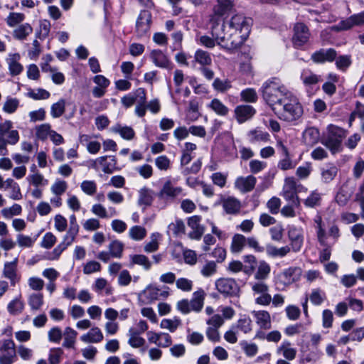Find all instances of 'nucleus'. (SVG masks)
Returning <instances> with one entry per match:
<instances>
[{"mask_svg":"<svg viewBox=\"0 0 364 364\" xmlns=\"http://www.w3.org/2000/svg\"><path fill=\"white\" fill-rule=\"evenodd\" d=\"M21 296L15 298L11 301L8 306L7 310L11 315H18L22 313L24 309V302L21 299Z\"/></svg>","mask_w":364,"mask_h":364,"instance_id":"nucleus-39","label":"nucleus"},{"mask_svg":"<svg viewBox=\"0 0 364 364\" xmlns=\"http://www.w3.org/2000/svg\"><path fill=\"white\" fill-rule=\"evenodd\" d=\"M154 197L153 191L148 188H143L139 191L138 203L145 207L150 206L152 203Z\"/></svg>","mask_w":364,"mask_h":364,"instance_id":"nucleus-38","label":"nucleus"},{"mask_svg":"<svg viewBox=\"0 0 364 364\" xmlns=\"http://www.w3.org/2000/svg\"><path fill=\"white\" fill-rule=\"evenodd\" d=\"M246 237L242 234H235L232 238L230 251L233 254L240 253L246 245Z\"/></svg>","mask_w":364,"mask_h":364,"instance_id":"nucleus-30","label":"nucleus"},{"mask_svg":"<svg viewBox=\"0 0 364 364\" xmlns=\"http://www.w3.org/2000/svg\"><path fill=\"white\" fill-rule=\"evenodd\" d=\"M262 97L273 110L287 97L291 91L278 77H271L266 80L260 87Z\"/></svg>","mask_w":364,"mask_h":364,"instance_id":"nucleus-1","label":"nucleus"},{"mask_svg":"<svg viewBox=\"0 0 364 364\" xmlns=\"http://www.w3.org/2000/svg\"><path fill=\"white\" fill-rule=\"evenodd\" d=\"M320 139L319 130L314 127L306 128L303 132V141L306 146H312Z\"/></svg>","mask_w":364,"mask_h":364,"instance_id":"nucleus-23","label":"nucleus"},{"mask_svg":"<svg viewBox=\"0 0 364 364\" xmlns=\"http://www.w3.org/2000/svg\"><path fill=\"white\" fill-rule=\"evenodd\" d=\"M213 87L220 92H225L232 87L231 82L228 79L221 80L215 78L213 82Z\"/></svg>","mask_w":364,"mask_h":364,"instance_id":"nucleus-47","label":"nucleus"},{"mask_svg":"<svg viewBox=\"0 0 364 364\" xmlns=\"http://www.w3.org/2000/svg\"><path fill=\"white\" fill-rule=\"evenodd\" d=\"M234 7L232 0H218V4L214 7L215 15L223 16L230 12Z\"/></svg>","mask_w":364,"mask_h":364,"instance_id":"nucleus-36","label":"nucleus"},{"mask_svg":"<svg viewBox=\"0 0 364 364\" xmlns=\"http://www.w3.org/2000/svg\"><path fill=\"white\" fill-rule=\"evenodd\" d=\"M205 296V293L202 289H199L193 294V297L189 301L191 311L199 312L201 311L204 304Z\"/></svg>","mask_w":364,"mask_h":364,"instance_id":"nucleus-21","label":"nucleus"},{"mask_svg":"<svg viewBox=\"0 0 364 364\" xmlns=\"http://www.w3.org/2000/svg\"><path fill=\"white\" fill-rule=\"evenodd\" d=\"M12 127L9 120L0 123V156L8 154L7 144L14 145L19 141L18 132L11 129Z\"/></svg>","mask_w":364,"mask_h":364,"instance_id":"nucleus-5","label":"nucleus"},{"mask_svg":"<svg viewBox=\"0 0 364 364\" xmlns=\"http://www.w3.org/2000/svg\"><path fill=\"white\" fill-rule=\"evenodd\" d=\"M352 193V190L348 187V183H345L341 186L338 191L335 200L339 205L344 206L350 200Z\"/></svg>","mask_w":364,"mask_h":364,"instance_id":"nucleus-26","label":"nucleus"},{"mask_svg":"<svg viewBox=\"0 0 364 364\" xmlns=\"http://www.w3.org/2000/svg\"><path fill=\"white\" fill-rule=\"evenodd\" d=\"M208 107L220 116H226L229 112V109L218 99H213Z\"/></svg>","mask_w":364,"mask_h":364,"instance_id":"nucleus-43","label":"nucleus"},{"mask_svg":"<svg viewBox=\"0 0 364 364\" xmlns=\"http://www.w3.org/2000/svg\"><path fill=\"white\" fill-rule=\"evenodd\" d=\"M65 109V101L60 99L57 102L52 105L50 108V114L53 118H58L63 115Z\"/></svg>","mask_w":364,"mask_h":364,"instance_id":"nucleus-48","label":"nucleus"},{"mask_svg":"<svg viewBox=\"0 0 364 364\" xmlns=\"http://www.w3.org/2000/svg\"><path fill=\"white\" fill-rule=\"evenodd\" d=\"M309 298L313 304L318 306L326 299V294L320 289H314L312 290Z\"/></svg>","mask_w":364,"mask_h":364,"instance_id":"nucleus-55","label":"nucleus"},{"mask_svg":"<svg viewBox=\"0 0 364 364\" xmlns=\"http://www.w3.org/2000/svg\"><path fill=\"white\" fill-rule=\"evenodd\" d=\"M337 56V53L333 48H321L314 52L311 59L316 63H324L326 62H333Z\"/></svg>","mask_w":364,"mask_h":364,"instance_id":"nucleus-14","label":"nucleus"},{"mask_svg":"<svg viewBox=\"0 0 364 364\" xmlns=\"http://www.w3.org/2000/svg\"><path fill=\"white\" fill-rule=\"evenodd\" d=\"M240 346L248 357H253L257 353L258 347L255 343H248L247 341H242L240 342Z\"/></svg>","mask_w":364,"mask_h":364,"instance_id":"nucleus-61","label":"nucleus"},{"mask_svg":"<svg viewBox=\"0 0 364 364\" xmlns=\"http://www.w3.org/2000/svg\"><path fill=\"white\" fill-rule=\"evenodd\" d=\"M240 97L242 101L250 103L256 102L258 99L256 90L253 88L243 90L240 93Z\"/></svg>","mask_w":364,"mask_h":364,"instance_id":"nucleus-56","label":"nucleus"},{"mask_svg":"<svg viewBox=\"0 0 364 364\" xmlns=\"http://www.w3.org/2000/svg\"><path fill=\"white\" fill-rule=\"evenodd\" d=\"M181 196H186L183 193V189L180 186H176V184L169 179L164 182L162 188L158 193L159 198L166 200H173Z\"/></svg>","mask_w":364,"mask_h":364,"instance_id":"nucleus-7","label":"nucleus"},{"mask_svg":"<svg viewBox=\"0 0 364 364\" xmlns=\"http://www.w3.org/2000/svg\"><path fill=\"white\" fill-rule=\"evenodd\" d=\"M345 137L346 131L343 129L331 124L328 127V136L322 143L334 154L340 151L342 140Z\"/></svg>","mask_w":364,"mask_h":364,"instance_id":"nucleus-6","label":"nucleus"},{"mask_svg":"<svg viewBox=\"0 0 364 364\" xmlns=\"http://www.w3.org/2000/svg\"><path fill=\"white\" fill-rule=\"evenodd\" d=\"M223 208L228 214H236L241 208L240 201L233 197L223 200Z\"/></svg>","mask_w":364,"mask_h":364,"instance_id":"nucleus-28","label":"nucleus"},{"mask_svg":"<svg viewBox=\"0 0 364 364\" xmlns=\"http://www.w3.org/2000/svg\"><path fill=\"white\" fill-rule=\"evenodd\" d=\"M25 19V15L22 13L11 12L6 19V22L9 27H14L17 24L23 22Z\"/></svg>","mask_w":364,"mask_h":364,"instance_id":"nucleus-51","label":"nucleus"},{"mask_svg":"<svg viewBox=\"0 0 364 364\" xmlns=\"http://www.w3.org/2000/svg\"><path fill=\"white\" fill-rule=\"evenodd\" d=\"M272 111L280 119L286 122L299 119L304 112L299 99L291 92Z\"/></svg>","mask_w":364,"mask_h":364,"instance_id":"nucleus-3","label":"nucleus"},{"mask_svg":"<svg viewBox=\"0 0 364 364\" xmlns=\"http://www.w3.org/2000/svg\"><path fill=\"white\" fill-rule=\"evenodd\" d=\"M247 139L251 144L267 142L269 140V134L259 129L250 130L247 134Z\"/></svg>","mask_w":364,"mask_h":364,"instance_id":"nucleus-24","label":"nucleus"},{"mask_svg":"<svg viewBox=\"0 0 364 364\" xmlns=\"http://www.w3.org/2000/svg\"><path fill=\"white\" fill-rule=\"evenodd\" d=\"M301 274V270L299 267H291L284 270L279 274V279L284 284H291L298 281Z\"/></svg>","mask_w":364,"mask_h":364,"instance_id":"nucleus-17","label":"nucleus"},{"mask_svg":"<svg viewBox=\"0 0 364 364\" xmlns=\"http://www.w3.org/2000/svg\"><path fill=\"white\" fill-rule=\"evenodd\" d=\"M252 314L255 318L256 323L260 328L264 330L271 328V317L268 311L264 310L253 311Z\"/></svg>","mask_w":364,"mask_h":364,"instance_id":"nucleus-19","label":"nucleus"},{"mask_svg":"<svg viewBox=\"0 0 364 364\" xmlns=\"http://www.w3.org/2000/svg\"><path fill=\"white\" fill-rule=\"evenodd\" d=\"M151 14L148 10L140 12L136 23V32L139 37L146 36L150 30Z\"/></svg>","mask_w":364,"mask_h":364,"instance_id":"nucleus-10","label":"nucleus"},{"mask_svg":"<svg viewBox=\"0 0 364 364\" xmlns=\"http://www.w3.org/2000/svg\"><path fill=\"white\" fill-rule=\"evenodd\" d=\"M63 350L60 348H52L49 353L48 360L50 364H58L61 360Z\"/></svg>","mask_w":364,"mask_h":364,"instance_id":"nucleus-62","label":"nucleus"},{"mask_svg":"<svg viewBox=\"0 0 364 364\" xmlns=\"http://www.w3.org/2000/svg\"><path fill=\"white\" fill-rule=\"evenodd\" d=\"M321 194L315 190L311 193L307 198L304 201V205L308 208H316L321 205Z\"/></svg>","mask_w":364,"mask_h":364,"instance_id":"nucleus-44","label":"nucleus"},{"mask_svg":"<svg viewBox=\"0 0 364 364\" xmlns=\"http://www.w3.org/2000/svg\"><path fill=\"white\" fill-rule=\"evenodd\" d=\"M101 158H104V161H101L100 166L102 168V171L106 173H112L117 168V160L114 156H103Z\"/></svg>","mask_w":364,"mask_h":364,"instance_id":"nucleus-40","label":"nucleus"},{"mask_svg":"<svg viewBox=\"0 0 364 364\" xmlns=\"http://www.w3.org/2000/svg\"><path fill=\"white\" fill-rule=\"evenodd\" d=\"M112 131L115 133L119 134L120 136L126 140L132 139L135 135V132L132 127L127 126L123 127L119 124L113 127Z\"/></svg>","mask_w":364,"mask_h":364,"instance_id":"nucleus-41","label":"nucleus"},{"mask_svg":"<svg viewBox=\"0 0 364 364\" xmlns=\"http://www.w3.org/2000/svg\"><path fill=\"white\" fill-rule=\"evenodd\" d=\"M28 302L32 310H39L43 304V296L41 293L32 294L29 296Z\"/></svg>","mask_w":364,"mask_h":364,"instance_id":"nucleus-45","label":"nucleus"},{"mask_svg":"<svg viewBox=\"0 0 364 364\" xmlns=\"http://www.w3.org/2000/svg\"><path fill=\"white\" fill-rule=\"evenodd\" d=\"M270 271V265L264 260H261L259 262L255 278L257 280H264L268 277Z\"/></svg>","mask_w":364,"mask_h":364,"instance_id":"nucleus-42","label":"nucleus"},{"mask_svg":"<svg viewBox=\"0 0 364 364\" xmlns=\"http://www.w3.org/2000/svg\"><path fill=\"white\" fill-rule=\"evenodd\" d=\"M21 56L18 53H10L6 58L9 70L11 75H18L23 70V66L19 63Z\"/></svg>","mask_w":364,"mask_h":364,"instance_id":"nucleus-22","label":"nucleus"},{"mask_svg":"<svg viewBox=\"0 0 364 364\" xmlns=\"http://www.w3.org/2000/svg\"><path fill=\"white\" fill-rule=\"evenodd\" d=\"M129 235L134 240H141L146 237V230L141 226L135 225L130 228Z\"/></svg>","mask_w":364,"mask_h":364,"instance_id":"nucleus-49","label":"nucleus"},{"mask_svg":"<svg viewBox=\"0 0 364 364\" xmlns=\"http://www.w3.org/2000/svg\"><path fill=\"white\" fill-rule=\"evenodd\" d=\"M68 188L66 181L62 180H57L50 188V190L55 196L63 195Z\"/></svg>","mask_w":364,"mask_h":364,"instance_id":"nucleus-59","label":"nucleus"},{"mask_svg":"<svg viewBox=\"0 0 364 364\" xmlns=\"http://www.w3.org/2000/svg\"><path fill=\"white\" fill-rule=\"evenodd\" d=\"M338 172L337 166L332 164H328L321 168V180L325 183L332 181Z\"/></svg>","mask_w":364,"mask_h":364,"instance_id":"nucleus-25","label":"nucleus"},{"mask_svg":"<svg viewBox=\"0 0 364 364\" xmlns=\"http://www.w3.org/2000/svg\"><path fill=\"white\" fill-rule=\"evenodd\" d=\"M309 37V30L304 23H297L294 25L292 42L295 48H299L306 44Z\"/></svg>","mask_w":364,"mask_h":364,"instance_id":"nucleus-9","label":"nucleus"},{"mask_svg":"<svg viewBox=\"0 0 364 364\" xmlns=\"http://www.w3.org/2000/svg\"><path fill=\"white\" fill-rule=\"evenodd\" d=\"M80 188L85 193L89 196H93L97 192V184L94 181H83Z\"/></svg>","mask_w":364,"mask_h":364,"instance_id":"nucleus-60","label":"nucleus"},{"mask_svg":"<svg viewBox=\"0 0 364 364\" xmlns=\"http://www.w3.org/2000/svg\"><path fill=\"white\" fill-rule=\"evenodd\" d=\"M291 251L289 246H284L280 248L272 245H267L266 247V252L268 256L272 257H284Z\"/></svg>","mask_w":364,"mask_h":364,"instance_id":"nucleus-34","label":"nucleus"},{"mask_svg":"<svg viewBox=\"0 0 364 364\" xmlns=\"http://www.w3.org/2000/svg\"><path fill=\"white\" fill-rule=\"evenodd\" d=\"M19 106V100L17 98L8 97L5 101L3 110L9 114H12L16 112Z\"/></svg>","mask_w":364,"mask_h":364,"instance_id":"nucleus-50","label":"nucleus"},{"mask_svg":"<svg viewBox=\"0 0 364 364\" xmlns=\"http://www.w3.org/2000/svg\"><path fill=\"white\" fill-rule=\"evenodd\" d=\"M77 333L70 327H66L64 330V341L63 346L68 348H73Z\"/></svg>","mask_w":364,"mask_h":364,"instance_id":"nucleus-37","label":"nucleus"},{"mask_svg":"<svg viewBox=\"0 0 364 364\" xmlns=\"http://www.w3.org/2000/svg\"><path fill=\"white\" fill-rule=\"evenodd\" d=\"M176 286L183 291H191L193 289V281L187 278H179L176 281Z\"/></svg>","mask_w":364,"mask_h":364,"instance_id":"nucleus-64","label":"nucleus"},{"mask_svg":"<svg viewBox=\"0 0 364 364\" xmlns=\"http://www.w3.org/2000/svg\"><path fill=\"white\" fill-rule=\"evenodd\" d=\"M161 235L159 232L151 234V241L144 246V251L146 252H153L156 251L159 248L158 241Z\"/></svg>","mask_w":364,"mask_h":364,"instance_id":"nucleus-57","label":"nucleus"},{"mask_svg":"<svg viewBox=\"0 0 364 364\" xmlns=\"http://www.w3.org/2000/svg\"><path fill=\"white\" fill-rule=\"evenodd\" d=\"M22 212V208L18 204H14L10 208H5L1 210V213L4 218L10 219L14 215H19Z\"/></svg>","mask_w":364,"mask_h":364,"instance_id":"nucleus-53","label":"nucleus"},{"mask_svg":"<svg viewBox=\"0 0 364 364\" xmlns=\"http://www.w3.org/2000/svg\"><path fill=\"white\" fill-rule=\"evenodd\" d=\"M255 113V109L251 105H238L235 109V115L237 121L240 124L244 123L251 119Z\"/></svg>","mask_w":364,"mask_h":364,"instance_id":"nucleus-16","label":"nucleus"},{"mask_svg":"<svg viewBox=\"0 0 364 364\" xmlns=\"http://www.w3.org/2000/svg\"><path fill=\"white\" fill-rule=\"evenodd\" d=\"M195 63H198L200 67L205 65H210L212 64V58L210 54L202 49H198L194 54V60L193 61V65Z\"/></svg>","mask_w":364,"mask_h":364,"instance_id":"nucleus-31","label":"nucleus"},{"mask_svg":"<svg viewBox=\"0 0 364 364\" xmlns=\"http://www.w3.org/2000/svg\"><path fill=\"white\" fill-rule=\"evenodd\" d=\"M186 226L181 219H176L174 222L171 223L167 228V234H171L174 237L180 236L185 233Z\"/></svg>","mask_w":364,"mask_h":364,"instance_id":"nucleus-32","label":"nucleus"},{"mask_svg":"<svg viewBox=\"0 0 364 364\" xmlns=\"http://www.w3.org/2000/svg\"><path fill=\"white\" fill-rule=\"evenodd\" d=\"M336 68L342 71H346L351 65V57L349 55H340L336 58Z\"/></svg>","mask_w":364,"mask_h":364,"instance_id":"nucleus-52","label":"nucleus"},{"mask_svg":"<svg viewBox=\"0 0 364 364\" xmlns=\"http://www.w3.org/2000/svg\"><path fill=\"white\" fill-rule=\"evenodd\" d=\"M150 58L156 66L166 69L171 68V61L161 50H153L150 53Z\"/></svg>","mask_w":364,"mask_h":364,"instance_id":"nucleus-18","label":"nucleus"},{"mask_svg":"<svg viewBox=\"0 0 364 364\" xmlns=\"http://www.w3.org/2000/svg\"><path fill=\"white\" fill-rule=\"evenodd\" d=\"M228 23L225 24L222 22L220 19L213 18L211 19V34L212 36L215 39L218 45L221 46L223 48L227 50H234L237 48H230L226 46L229 43L232 41V34L230 31H226L228 28Z\"/></svg>","mask_w":364,"mask_h":364,"instance_id":"nucleus-4","label":"nucleus"},{"mask_svg":"<svg viewBox=\"0 0 364 364\" xmlns=\"http://www.w3.org/2000/svg\"><path fill=\"white\" fill-rule=\"evenodd\" d=\"M314 222L316 224V230L318 242L321 246L327 245V235L322 224L321 217L319 215L316 216L314 219Z\"/></svg>","mask_w":364,"mask_h":364,"instance_id":"nucleus-35","label":"nucleus"},{"mask_svg":"<svg viewBox=\"0 0 364 364\" xmlns=\"http://www.w3.org/2000/svg\"><path fill=\"white\" fill-rule=\"evenodd\" d=\"M159 299V289L154 287H147L139 295V301L144 304H150Z\"/></svg>","mask_w":364,"mask_h":364,"instance_id":"nucleus-20","label":"nucleus"},{"mask_svg":"<svg viewBox=\"0 0 364 364\" xmlns=\"http://www.w3.org/2000/svg\"><path fill=\"white\" fill-rule=\"evenodd\" d=\"M201 217L193 215L188 219V225L192 229L188 236L191 239L200 240L204 233L205 228L200 224Z\"/></svg>","mask_w":364,"mask_h":364,"instance_id":"nucleus-15","label":"nucleus"},{"mask_svg":"<svg viewBox=\"0 0 364 364\" xmlns=\"http://www.w3.org/2000/svg\"><path fill=\"white\" fill-rule=\"evenodd\" d=\"M257 178L252 175L237 177L235 181V187L242 193L252 191L256 185Z\"/></svg>","mask_w":364,"mask_h":364,"instance_id":"nucleus-13","label":"nucleus"},{"mask_svg":"<svg viewBox=\"0 0 364 364\" xmlns=\"http://www.w3.org/2000/svg\"><path fill=\"white\" fill-rule=\"evenodd\" d=\"M50 125L49 124H43L38 126L36 129V136L42 140L47 138L48 134H50Z\"/></svg>","mask_w":364,"mask_h":364,"instance_id":"nucleus-63","label":"nucleus"},{"mask_svg":"<svg viewBox=\"0 0 364 364\" xmlns=\"http://www.w3.org/2000/svg\"><path fill=\"white\" fill-rule=\"evenodd\" d=\"M301 80L306 86H311L321 81L322 78L311 70L305 69L301 72Z\"/></svg>","mask_w":364,"mask_h":364,"instance_id":"nucleus-33","label":"nucleus"},{"mask_svg":"<svg viewBox=\"0 0 364 364\" xmlns=\"http://www.w3.org/2000/svg\"><path fill=\"white\" fill-rule=\"evenodd\" d=\"M17 262L16 258L12 262H7L4 264L3 276L10 280L11 285L14 287L21 279V276L17 273Z\"/></svg>","mask_w":364,"mask_h":364,"instance_id":"nucleus-12","label":"nucleus"},{"mask_svg":"<svg viewBox=\"0 0 364 364\" xmlns=\"http://www.w3.org/2000/svg\"><path fill=\"white\" fill-rule=\"evenodd\" d=\"M130 257L133 264L141 265L146 270L151 268V262L146 256L144 255H134Z\"/></svg>","mask_w":364,"mask_h":364,"instance_id":"nucleus-54","label":"nucleus"},{"mask_svg":"<svg viewBox=\"0 0 364 364\" xmlns=\"http://www.w3.org/2000/svg\"><path fill=\"white\" fill-rule=\"evenodd\" d=\"M108 249L113 258H121L124 250V245L119 240H114L110 242Z\"/></svg>","mask_w":364,"mask_h":364,"instance_id":"nucleus-46","label":"nucleus"},{"mask_svg":"<svg viewBox=\"0 0 364 364\" xmlns=\"http://www.w3.org/2000/svg\"><path fill=\"white\" fill-rule=\"evenodd\" d=\"M218 291L227 296H237L240 291L235 280L230 278L219 279L215 282Z\"/></svg>","mask_w":364,"mask_h":364,"instance_id":"nucleus-8","label":"nucleus"},{"mask_svg":"<svg viewBox=\"0 0 364 364\" xmlns=\"http://www.w3.org/2000/svg\"><path fill=\"white\" fill-rule=\"evenodd\" d=\"M103 334L98 327L92 328L87 333L80 337L85 343H100L103 340Z\"/></svg>","mask_w":364,"mask_h":364,"instance_id":"nucleus-27","label":"nucleus"},{"mask_svg":"<svg viewBox=\"0 0 364 364\" xmlns=\"http://www.w3.org/2000/svg\"><path fill=\"white\" fill-rule=\"evenodd\" d=\"M252 19L245 16L242 14L234 15L228 23L229 31L232 34V41L226 46L230 48H239L248 37Z\"/></svg>","mask_w":364,"mask_h":364,"instance_id":"nucleus-2","label":"nucleus"},{"mask_svg":"<svg viewBox=\"0 0 364 364\" xmlns=\"http://www.w3.org/2000/svg\"><path fill=\"white\" fill-rule=\"evenodd\" d=\"M33 28L28 23L19 25L13 31V36L18 41H24L32 33Z\"/></svg>","mask_w":364,"mask_h":364,"instance_id":"nucleus-29","label":"nucleus"},{"mask_svg":"<svg viewBox=\"0 0 364 364\" xmlns=\"http://www.w3.org/2000/svg\"><path fill=\"white\" fill-rule=\"evenodd\" d=\"M50 92L44 89L38 88L28 92V96L35 100H46L50 97Z\"/></svg>","mask_w":364,"mask_h":364,"instance_id":"nucleus-58","label":"nucleus"},{"mask_svg":"<svg viewBox=\"0 0 364 364\" xmlns=\"http://www.w3.org/2000/svg\"><path fill=\"white\" fill-rule=\"evenodd\" d=\"M288 237L290 241V248L294 252H299L304 243V235L301 228L294 226L288 229Z\"/></svg>","mask_w":364,"mask_h":364,"instance_id":"nucleus-11","label":"nucleus"}]
</instances>
